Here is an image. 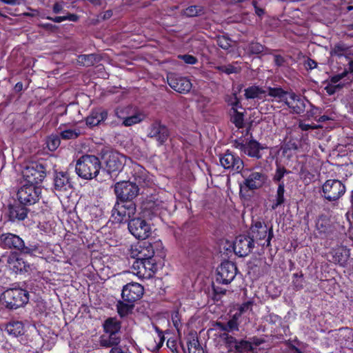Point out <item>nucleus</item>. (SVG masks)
<instances>
[{"label":"nucleus","instance_id":"obj_28","mask_svg":"<svg viewBox=\"0 0 353 353\" xmlns=\"http://www.w3.org/2000/svg\"><path fill=\"white\" fill-rule=\"evenodd\" d=\"M121 334L104 332L99 337V344L103 347H121L119 345L121 343Z\"/></svg>","mask_w":353,"mask_h":353},{"label":"nucleus","instance_id":"obj_43","mask_svg":"<svg viewBox=\"0 0 353 353\" xmlns=\"http://www.w3.org/2000/svg\"><path fill=\"white\" fill-rule=\"evenodd\" d=\"M81 134L79 129H67L60 133V137L64 140L77 139Z\"/></svg>","mask_w":353,"mask_h":353},{"label":"nucleus","instance_id":"obj_13","mask_svg":"<svg viewBox=\"0 0 353 353\" xmlns=\"http://www.w3.org/2000/svg\"><path fill=\"white\" fill-rule=\"evenodd\" d=\"M128 230L138 239H145L151 234V228L144 219H132L128 222Z\"/></svg>","mask_w":353,"mask_h":353},{"label":"nucleus","instance_id":"obj_6","mask_svg":"<svg viewBox=\"0 0 353 353\" xmlns=\"http://www.w3.org/2000/svg\"><path fill=\"white\" fill-rule=\"evenodd\" d=\"M321 196L328 201L339 200L345 192V186L339 180L328 179L322 185Z\"/></svg>","mask_w":353,"mask_h":353},{"label":"nucleus","instance_id":"obj_63","mask_svg":"<svg viewBox=\"0 0 353 353\" xmlns=\"http://www.w3.org/2000/svg\"><path fill=\"white\" fill-rule=\"evenodd\" d=\"M252 305L253 302L250 301L243 303L239 307L240 314L244 313L248 310H252Z\"/></svg>","mask_w":353,"mask_h":353},{"label":"nucleus","instance_id":"obj_29","mask_svg":"<svg viewBox=\"0 0 353 353\" xmlns=\"http://www.w3.org/2000/svg\"><path fill=\"white\" fill-rule=\"evenodd\" d=\"M264 148L255 139L248 140L243 152L248 157L259 159L262 157L260 152Z\"/></svg>","mask_w":353,"mask_h":353},{"label":"nucleus","instance_id":"obj_21","mask_svg":"<svg viewBox=\"0 0 353 353\" xmlns=\"http://www.w3.org/2000/svg\"><path fill=\"white\" fill-rule=\"evenodd\" d=\"M170 136L168 128L159 122L152 123L149 129L148 137L154 139L158 145H163Z\"/></svg>","mask_w":353,"mask_h":353},{"label":"nucleus","instance_id":"obj_50","mask_svg":"<svg viewBox=\"0 0 353 353\" xmlns=\"http://www.w3.org/2000/svg\"><path fill=\"white\" fill-rule=\"evenodd\" d=\"M248 140V139L243 138V137L236 138L232 141V145L243 152Z\"/></svg>","mask_w":353,"mask_h":353},{"label":"nucleus","instance_id":"obj_55","mask_svg":"<svg viewBox=\"0 0 353 353\" xmlns=\"http://www.w3.org/2000/svg\"><path fill=\"white\" fill-rule=\"evenodd\" d=\"M217 45L224 50H228L231 46L230 40L225 37H220L217 39Z\"/></svg>","mask_w":353,"mask_h":353},{"label":"nucleus","instance_id":"obj_54","mask_svg":"<svg viewBox=\"0 0 353 353\" xmlns=\"http://www.w3.org/2000/svg\"><path fill=\"white\" fill-rule=\"evenodd\" d=\"M228 332H233L239 330V324L237 322V318L234 315L228 323H227Z\"/></svg>","mask_w":353,"mask_h":353},{"label":"nucleus","instance_id":"obj_36","mask_svg":"<svg viewBox=\"0 0 353 353\" xmlns=\"http://www.w3.org/2000/svg\"><path fill=\"white\" fill-rule=\"evenodd\" d=\"M285 192V185L284 183H279V186L275 195V199L273 201L272 205H271L272 210H276L279 206L281 205L285 202L284 198Z\"/></svg>","mask_w":353,"mask_h":353},{"label":"nucleus","instance_id":"obj_57","mask_svg":"<svg viewBox=\"0 0 353 353\" xmlns=\"http://www.w3.org/2000/svg\"><path fill=\"white\" fill-rule=\"evenodd\" d=\"M293 283L294 288L296 290L301 289L303 288V275H299L298 274H294Z\"/></svg>","mask_w":353,"mask_h":353},{"label":"nucleus","instance_id":"obj_59","mask_svg":"<svg viewBox=\"0 0 353 353\" xmlns=\"http://www.w3.org/2000/svg\"><path fill=\"white\" fill-rule=\"evenodd\" d=\"M299 128L303 131H307L310 130H314L319 128V125H310L307 123H305L302 121L299 122Z\"/></svg>","mask_w":353,"mask_h":353},{"label":"nucleus","instance_id":"obj_45","mask_svg":"<svg viewBox=\"0 0 353 353\" xmlns=\"http://www.w3.org/2000/svg\"><path fill=\"white\" fill-rule=\"evenodd\" d=\"M349 50V47L343 43H336L331 50L332 56L341 57Z\"/></svg>","mask_w":353,"mask_h":353},{"label":"nucleus","instance_id":"obj_46","mask_svg":"<svg viewBox=\"0 0 353 353\" xmlns=\"http://www.w3.org/2000/svg\"><path fill=\"white\" fill-rule=\"evenodd\" d=\"M60 137L58 135L52 134L48 137L47 146L50 151L56 150L60 145Z\"/></svg>","mask_w":353,"mask_h":353},{"label":"nucleus","instance_id":"obj_58","mask_svg":"<svg viewBox=\"0 0 353 353\" xmlns=\"http://www.w3.org/2000/svg\"><path fill=\"white\" fill-rule=\"evenodd\" d=\"M263 46L259 43H252L250 50L253 54H259L263 51Z\"/></svg>","mask_w":353,"mask_h":353},{"label":"nucleus","instance_id":"obj_33","mask_svg":"<svg viewBox=\"0 0 353 353\" xmlns=\"http://www.w3.org/2000/svg\"><path fill=\"white\" fill-rule=\"evenodd\" d=\"M103 331L105 333L121 334V323L116 318H108L103 324Z\"/></svg>","mask_w":353,"mask_h":353},{"label":"nucleus","instance_id":"obj_16","mask_svg":"<svg viewBox=\"0 0 353 353\" xmlns=\"http://www.w3.org/2000/svg\"><path fill=\"white\" fill-rule=\"evenodd\" d=\"M245 180L241 188L254 190L261 188L267 181V176L262 172H251L248 175L243 174Z\"/></svg>","mask_w":353,"mask_h":353},{"label":"nucleus","instance_id":"obj_52","mask_svg":"<svg viewBox=\"0 0 353 353\" xmlns=\"http://www.w3.org/2000/svg\"><path fill=\"white\" fill-rule=\"evenodd\" d=\"M347 77V80L352 81V79H350L349 76V72L347 70H344L343 72L334 75L331 77L330 81L332 83H337L341 80L343 79L344 78Z\"/></svg>","mask_w":353,"mask_h":353},{"label":"nucleus","instance_id":"obj_27","mask_svg":"<svg viewBox=\"0 0 353 353\" xmlns=\"http://www.w3.org/2000/svg\"><path fill=\"white\" fill-rule=\"evenodd\" d=\"M132 176L136 183L141 186H148L151 183V177L142 166L134 165L133 166Z\"/></svg>","mask_w":353,"mask_h":353},{"label":"nucleus","instance_id":"obj_5","mask_svg":"<svg viewBox=\"0 0 353 353\" xmlns=\"http://www.w3.org/2000/svg\"><path fill=\"white\" fill-rule=\"evenodd\" d=\"M250 234L253 241H263L264 243H260L262 246L270 247L271 245V240L274 236L273 228L271 225L270 228L263 221H256L252 223L250 228Z\"/></svg>","mask_w":353,"mask_h":353},{"label":"nucleus","instance_id":"obj_24","mask_svg":"<svg viewBox=\"0 0 353 353\" xmlns=\"http://www.w3.org/2000/svg\"><path fill=\"white\" fill-rule=\"evenodd\" d=\"M331 254L332 261L343 267L350 265L353 261L350 256V250L345 246H339L333 249Z\"/></svg>","mask_w":353,"mask_h":353},{"label":"nucleus","instance_id":"obj_7","mask_svg":"<svg viewBox=\"0 0 353 353\" xmlns=\"http://www.w3.org/2000/svg\"><path fill=\"white\" fill-rule=\"evenodd\" d=\"M30 210L19 203H9L3 208L5 219L11 223H20L27 217Z\"/></svg>","mask_w":353,"mask_h":353},{"label":"nucleus","instance_id":"obj_64","mask_svg":"<svg viewBox=\"0 0 353 353\" xmlns=\"http://www.w3.org/2000/svg\"><path fill=\"white\" fill-rule=\"evenodd\" d=\"M167 346L173 353H178L176 341L175 340L169 339L167 341Z\"/></svg>","mask_w":353,"mask_h":353},{"label":"nucleus","instance_id":"obj_39","mask_svg":"<svg viewBox=\"0 0 353 353\" xmlns=\"http://www.w3.org/2000/svg\"><path fill=\"white\" fill-rule=\"evenodd\" d=\"M12 268L16 272H27L30 270V265L21 258H17L12 262Z\"/></svg>","mask_w":353,"mask_h":353},{"label":"nucleus","instance_id":"obj_4","mask_svg":"<svg viewBox=\"0 0 353 353\" xmlns=\"http://www.w3.org/2000/svg\"><path fill=\"white\" fill-rule=\"evenodd\" d=\"M139 188L136 183L123 181L114 185V193L117 201L122 203H132V201L139 194Z\"/></svg>","mask_w":353,"mask_h":353},{"label":"nucleus","instance_id":"obj_49","mask_svg":"<svg viewBox=\"0 0 353 353\" xmlns=\"http://www.w3.org/2000/svg\"><path fill=\"white\" fill-rule=\"evenodd\" d=\"M130 108L128 107H119L114 110V114L117 117L124 121L130 114Z\"/></svg>","mask_w":353,"mask_h":353},{"label":"nucleus","instance_id":"obj_47","mask_svg":"<svg viewBox=\"0 0 353 353\" xmlns=\"http://www.w3.org/2000/svg\"><path fill=\"white\" fill-rule=\"evenodd\" d=\"M290 172V171L287 170L283 166L277 165L273 176V181L275 183H282L283 181H281V180L284 177L285 174Z\"/></svg>","mask_w":353,"mask_h":353},{"label":"nucleus","instance_id":"obj_38","mask_svg":"<svg viewBox=\"0 0 353 353\" xmlns=\"http://www.w3.org/2000/svg\"><path fill=\"white\" fill-rule=\"evenodd\" d=\"M205 14V9L201 6H190L183 11V14L188 17L201 16Z\"/></svg>","mask_w":353,"mask_h":353},{"label":"nucleus","instance_id":"obj_1","mask_svg":"<svg viewBox=\"0 0 353 353\" xmlns=\"http://www.w3.org/2000/svg\"><path fill=\"white\" fill-rule=\"evenodd\" d=\"M101 168V163L94 155L85 154L81 156L77 161L75 170L79 176L83 179H96Z\"/></svg>","mask_w":353,"mask_h":353},{"label":"nucleus","instance_id":"obj_19","mask_svg":"<svg viewBox=\"0 0 353 353\" xmlns=\"http://www.w3.org/2000/svg\"><path fill=\"white\" fill-rule=\"evenodd\" d=\"M315 229L317 234L322 239L331 237L336 228L330 218L326 215H320L316 221Z\"/></svg>","mask_w":353,"mask_h":353},{"label":"nucleus","instance_id":"obj_51","mask_svg":"<svg viewBox=\"0 0 353 353\" xmlns=\"http://www.w3.org/2000/svg\"><path fill=\"white\" fill-rule=\"evenodd\" d=\"M226 101L228 104L232 106L230 111L236 110L237 108L240 106V101L237 98L236 94L235 93L231 96L228 97Z\"/></svg>","mask_w":353,"mask_h":353},{"label":"nucleus","instance_id":"obj_34","mask_svg":"<svg viewBox=\"0 0 353 353\" xmlns=\"http://www.w3.org/2000/svg\"><path fill=\"white\" fill-rule=\"evenodd\" d=\"M6 331L9 335L17 337L23 334L24 326L20 321L10 322L6 327Z\"/></svg>","mask_w":353,"mask_h":353},{"label":"nucleus","instance_id":"obj_62","mask_svg":"<svg viewBox=\"0 0 353 353\" xmlns=\"http://www.w3.org/2000/svg\"><path fill=\"white\" fill-rule=\"evenodd\" d=\"M200 344L197 339H193L188 343V347L190 353H191L192 349L197 350Z\"/></svg>","mask_w":353,"mask_h":353},{"label":"nucleus","instance_id":"obj_3","mask_svg":"<svg viewBox=\"0 0 353 353\" xmlns=\"http://www.w3.org/2000/svg\"><path fill=\"white\" fill-rule=\"evenodd\" d=\"M102 159L105 165V170L111 175L120 172L126 162L125 157L116 151L106 150L103 152Z\"/></svg>","mask_w":353,"mask_h":353},{"label":"nucleus","instance_id":"obj_31","mask_svg":"<svg viewBox=\"0 0 353 353\" xmlns=\"http://www.w3.org/2000/svg\"><path fill=\"white\" fill-rule=\"evenodd\" d=\"M107 117V110L102 109L95 110L92 111L90 114L86 118V124L91 127L96 126L105 121Z\"/></svg>","mask_w":353,"mask_h":353},{"label":"nucleus","instance_id":"obj_17","mask_svg":"<svg viewBox=\"0 0 353 353\" xmlns=\"http://www.w3.org/2000/svg\"><path fill=\"white\" fill-rule=\"evenodd\" d=\"M155 268L154 260L148 259H136L132 266L133 273L140 278L150 277L154 272Z\"/></svg>","mask_w":353,"mask_h":353},{"label":"nucleus","instance_id":"obj_10","mask_svg":"<svg viewBox=\"0 0 353 353\" xmlns=\"http://www.w3.org/2000/svg\"><path fill=\"white\" fill-rule=\"evenodd\" d=\"M136 206L134 203H122L117 201L112 210V216L118 223L126 222L134 215Z\"/></svg>","mask_w":353,"mask_h":353},{"label":"nucleus","instance_id":"obj_61","mask_svg":"<svg viewBox=\"0 0 353 353\" xmlns=\"http://www.w3.org/2000/svg\"><path fill=\"white\" fill-rule=\"evenodd\" d=\"M155 330L158 332V337H159V341L157 343L156 345V350H159L161 348L163 344V342L165 341L164 335L161 331L159 330V329L157 327H155Z\"/></svg>","mask_w":353,"mask_h":353},{"label":"nucleus","instance_id":"obj_56","mask_svg":"<svg viewBox=\"0 0 353 353\" xmlns=\"http://www.w3.org/2000/svg\"><path fill=\"white\" fill-rule=\"evenodd\" d=\"M179 57L187 64L194 65L198 61L195 57L190 54L180 55Z\"/></svg>","mask_w":353,"mask_h":353},{"label":"nucleus","instance_id":"obj_48","mask_svg":"<svg viewBox=\"0 0 353 353\" xmlns=\"http://www.w3.org/2000/svg\"><path fill=\"white\" fill-rule=\"evenodd\" d=\"M142 117L141 114H135L133 115L128 114L124 121H123V124L125 126H130L132 125L136 124L141 121Z\"/></svg>","mask_w":353,"mask_h":353},{"label":"nucleus","instance_id":"obj_30","mask_svg":"<svg viewBox=\"0 0 353 353\" xmlns=\"http://www.w3.org/2000/svg\"><path fill=\"white\" fill-rule=\"evenodd\" d=\"M266 97L272 98L271 101L277 102H285L290 92L285 91L281 87H268L265 90Z\"/></svg>","mask_w":353,"mask_h":353},{"label":"nucleus","instance_id":"obj_37","mask_svg":"<svg viewBox=\"0 0 353 353\" xmlns=\"http://www.w3.org/2000/svg\"><path fill=\"white\" fill-rule=\"evenodd\" d=\"M77 61L81 65L89 67L99 62V58L95 54H81L78 57Z\"/></svg>","mask_w":353,"mask_h":353},{"label":"nucleus","instance_id":"obj_22","mask_svg":"<svg viewBox=\"0 0 353 353\" xmlns=\"http://www.w3.org/2000/svg\"><path fill=\"white\" fill-rule=\"evenodd\" d=\"M166 209L167 203L159 199L148 200L143 205V216L148 218L159 215Z\"/></svg>","mask_w":353,"mask_h":353},{"label":"nucleus","instance_id":"obj_8","mask_svg":"<svg viewBox=\"0 0 353 353\" xmlns=\"http://www.w3.org/2000/svg\"><path fill=\"white\" fill-rule=\"evenodd\" d=\"M46 176V168L41 163H32L23 170L24 181L30 185H37L41 183Z\"/></svg>","mask_w":353,"mask_h":353},{"label":"nucleus","instance_id":"obj_9","mask_svg":"<svg viewBox=\"0 0 353 353\" xmlns=\"http://www.w3.org/2000/svg\"><path fill=\"white\" fill-rule=\"evenodd\" d=\"M41 193V188L37 185L25 183L17 192V199L24 206L32 205L39 201Z\"/></svg>","mask_w":353,"mask_h":353},{"label":"nucleus","instance_id":"obj_11","mask_svg":"<svg viewBox=\"0 0 353 353\" xmlns=\"http://www.w3.org/2000/svg\"><path fill=\"white\" fill-rule=\"evenodd\" d=\"M154 250L152 245L148 241L139 242L131 245L129 255L131 258L139 260H153Z\"/></svg>","mask_w":353,"mask_h":353},{"label":"nucleus","instance_id":"obj_14","mask_svg":"<svg viewBox=\"0 0 353 353\" xmlns=\"http://www.w3.org/2000/svg\"><path fill=\"white\" fill-rule=\"evenodd\" d=\"M219 161L222 167L234 172H240L243 168V160L234 152L227 150L220 155Z\"/></svg>","mask_w":353,"mask_h":353},{"label":"nucleus","instance_id":"obj_23","mask_svg":"<svg viewBox=\"0 0 353 353\" xmlns=\"http://www.w3.org/2000/svg\"><path fill=\"white\" fill-rule=\"evenodd\" d=\"M307 103H310L309 101L294 92H290L285 102V104L292 110V112L297 114L305 112Z\"/></svg>","mask_w":353,"mask_h":353},{"label":"nucleus","instance_id":"obj_40","mask_svg":"<svg viewBox=\"0 0 353 353\" xmlns=\"http://www.w3.org/2000/svg\"><path fill=\"white\" fill-rule=\"evenodd\" d=\"M133 306V303H125L119 301L117 305V312L121 317H124L132 312Z\"/></svg>","mask_w":353,"mask_h":353},{"label":"nucleus","instance_id":"obj_53","mask_svg":"<svg viewBox=\"0 0 353 353\" xmlns=\"http://www.w3.org/2000/svg\"><path fill=\"white\" fill-rule=\"evenodd\" d=\"M221 337L224 340L225 343L230 346V347H234L236 348V344L238 343V341L234 338L232 336H230L227 333H223L221 335Z\"/></svg>","mask_w":353,"mask_h":353},{"label":"nucleus","instance_id":"obj_2","mask_svg":"<svg viewBox=\"0 0 353 353\" xmlns=\"http://www.w3.org/2000/svg\"><path fill=\"white\" fill-rule=\"evenodd\" d=\"M2 299L6 307L15 310L28 302L29 294L21 288L9 289L3 293Z\"/></svg>","mask_w":353,"mask_h":353},{"label":"nucleus","instance_id":"obj_20","mask_svg":"<svg viewBox=\"0 0 353 353\" xmlns=\"http://www.w3.org/2000/svg\"><path fill=\"white\" fill-rule=\"evenodd\" d=\"M143 291V287L138 283H128L123 288L122 299L124 301L133 303L141 298Z\"/></svg>","mask_w":353,"mask_h":353},{"label":"nucleus","instance_id":"obj_18","mask_svg":"<svg viewBox=\"0 0 353 353\" xmlns=\"http://www.w3.org/2000/svg\"><path fill=\"white\" fill-rule=\"evenodd\" d=\"M167 81L169 85L179 93H187L192 88V83L187 77H181L175 73L168 74Z\"/></svg>","mask_w":353,"mask_h":353},{"label":"nucleus","instance_id":"obj_12","mask_svg":"<svg viewBox=\"0 0 353 353\" xmlns=\"http://www.w3.org/2000/svg\"><path fill=\"white\" fill-rule=\"evenodd\" d=\"M236 272V265L232 261H225L217 269L216 281L219 283L229 284L235 278Z\"/></svg>","mask_w":353,"mask_h":353},{"label":"nucleus","instance_id":"obj_60","mask_svg":"<svg viewBox=\"0 0 353 353\" xmlns=\"http://www.w3.org/2000/svg\"><path fill=\"white\" fill-rule=\"evenodd\" d=\"M304 66L307 70H312L317 67V63L314 60L307 58L304 62Z\"/></svg>","mask_w":353,"mask_h":353},{"label":"nucleus","instance_id":"obj_15","mask_svg":"<svg viewBox=\"0 0 353 353\" xmlns=\"http://www.w3.org/2000/svg\"><path fill=\"white\" fill-rule=\"evenodd\" d=\"M254 246V242L250 236L239 235L234 242L233 249L236 255L244 257L252 252Z\"/></svg>","mask_w":353,"mask_h":353},{"label":"nucleus","instance_id":"obj_44","mask_svg":"<svg viewBox=\"0 0 353 353\" xmlns=\"http://www.w3.org/2000/svg\"><path fill=\"white\" fill-rule=\"evenodd\" d=\"M235 350L238 353H247L248 352L253 351L252 342L245 340L238 341V343L236 344Z\"/></svg>","mask_w":353,"mask_h":353},{"label":"nucleus","instance_id":"obj_41","mask_svg":"<svg viewBox=\"0 0 353 353\" xmlns=\"http://www.w3.org/2000/svg\"><path fill=\"white\" fill-rule=\"evenodd\" d=\"M230 121L236 127L241 128L243 126V114L236 110L230 111Z\"/></svg>","mask_w":353,"mask_h":353},{"label":"nucleus","instance_id":"obj_25","mask_svg":"<svg viewBox=\"0 0 353 353\" xmlns=\"http://www.w3.org/2000/svg\"><path fill=\"white\" fill-rule=\"evenodd\" d=\"M3 246L8 249H14L21 251L23 245V240L18 235L12 233L3 234L0 236Z\"/></svg>","mask_w":353,"mask_h":353},{"label":"nucleus","instance_id":"obj_26","mask_svg":"<svg viewBox=\"0 0 353 353\" xmlns=\"http://www.w3.org/2000/svg\"><path fill=\"white\" fill-rule=\"evenodd\" d=\"M72 188L67 172H56L54 176V188L57 192H66Z\"/></svg>","mask_w":353,"mask_h":353},{"label":"nucleus","instance_id":"obj_32","mask_svg":"<svg viewBox=\"0 0 353 353\" xmlns=\"http://www.w3.org/2000/svg\"><path fill=\"white\" fill-rule=\"evenodd\" d=\"M43 248L41 245L37 242H28L26 245L23 241L20 252L23 254L36 256L38 254H42Z\"/></svg>","mask_w":353,"mask_h":353},{"label":"nucleus","instance_id":"obj_35","mask_svg":"<svg viewBox=\"0 0 353 353\" xmlns=\"http://www.w3.org/2000/svg\"><path fill=\"white\" fill-rule=\"evenodd\" d=\"M266 92L264 89L259 86H250L245 90V97L246 99H263L266 97Z\"/></svg>","mask_w":353,"mask_h":353},{"label":"nucleus","instance_id":"obj_42","mask_svg":"<svg viewBox=\"0 0 353 353\" xmlns=\"http://www.w3.org/2000/svg\"><path fill=\"white\" fill-rule=\"evenodd\" d=\"M215 69L218 71L225 73L226 74H237L241 72V68L239 66H234L233 65H218L215 67Z\"/></svg>","mask_w":353,"mask_h":353}]
</instances>
